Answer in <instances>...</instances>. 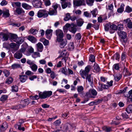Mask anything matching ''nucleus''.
<instances>
[{"instance_id": "obj_26", "label": "nucleus", "mask_w": 132, "mask_h": 132, "mask_svg": "<svg viewBox=\"0 0 132 132\" xmlns=\"http://www.w3.org/2000/svg\"><path fill=\"white\" fill-rule=\"evenodd\" d=\"M39 97L41 99H45L47 98L45 91L42 92H40L39 93Z\"/></svg>"}, {"instance_id": "obj_54", "label": "nucleus", "mask_w": 132, "mask_h": 132, "mask_svg": "<svg viewBox=\"0 0 132 132\" xmlns=\"http://www.w3.org/2000/svg\"><path fill=\"white\" fill-rule=\"evenodd\" d=\"M16 12L18 14H20L24 12V11L22 9L18 8L16 9Z\"/></svg>"}, {"instance_id": "obj_38", "label": "nucleus", "mask_w": 132, "mask_h": 132, "mask_svg": "<svg viewBox=\"0 0 132 132\" xmlns=\"http://www.w3.org/2000/svg\"><path fill=\"white\" fill-rule=\"evenodd\" d=\"M128 94L125 96L127 97L128 98L130 99V101H132V89L129 91Z\"/></svg>"}, {"instance_id": "obj_20", "label": "nucleus", "mask_w": 132, "mask_h": 132, "mask_svg": "<svg viewBox=\"0 0 132 132\" xmlns=\"http://www.w3.org/2000/svg\"><path fill=\"white\" fill-rule=\"evenodd\" d=\"M9 46L11 48L13 49L14 51H16L19 48V47L16 46V44L14 43H10L9 45Z\"/></svg>"}, {"instance_id": "obj_51", "label": "nucleus", "mask_w": 132, "mask_h": 132, "mask_svg": "<svg viewBox=\"0 0 132 132\" xmlns=\"http://www.w3.org/2000/svg\"><path fill=\"white\" fill-rule=\"evenodd\" d=\"M61 123V121L60 120H56L53 123V125L55 126H57L59 125Z\"/></svg>"}, {"instance_id": "obj_3", "label": "nucleus", "mask_w": 132, "mask_h": 132, "mask_svg": "<svg viewBox=\"0 0 132 132\" xmlns=\"http://www.w3.org/2000/svg\"><path fill=\"white\" fill-rule=\"evenodd\" d=\"M97 94V92L94 89H90L88 92L86 93L85 96L87 97L94 98Z\"/></svg>"}, {"instance_id": "obj_48", "label": "nucleus", "mask_w": 132, "mask_h": 132, "mask_svg": "<svg viewBox=\"0 0 132 132\" xmlns=\"http://www.w3.org/2000/svg\"><path fill=\"white\" fill-rule=\"evenodd\" d=\"M89 60L92 62L95 61V57L93 55H90L89 57Z\"/></svg>"}, {"instance_id": "obj_22", "label": "nucleus", "mask_w": 132, "mask_h": 132, "mask_svg": "<svg viewBox=\"0 0 132 132\" xmlns=\"http://www.w3.org/2000/svg\"><path fill=\"white\" fill-rule=\"evenodd\" d=\"M24 41V40L21 37H18L16 40H15V42H16V43L19 45L20 44H21L22 42Z\"/></svg>"}, {"instance_id": "obj_34", "label": "nucleus", "mask_w": 132, "mask_h": 132, "mask_svg": "<svg viewBox=\"0 0 132 132\" xmlns=\"http://www.w3.org/2000/svg\"><path fill=\"white\" fill-rule=\"evenodd\" d=\"M11 67L12 69H14L20 68L21 67V66L19 64L14 63L12 65Z\"/></svg>"}, {"instance_id": "obj_31", "label": "nucleus", "mask_w": 132, "mask_h": 132, "mask_svg": "<svg viewBox=\"0 0 132 132\" xmlns=\"http://www.w3.org/2000/svg\"><path fill=\"white\" fill-rule=\"evenodd\" d=\"M8 98V96L6 95H2L0 98V100L3 102L6 101Z\"/></svg>"}, {"instance_id": "obj_40", "label": "nucleus", "mask_w": 132, "mask_h": 132, "mask_svg": "<svg viewBox=\"0 0 132 132\" xmlns=\"http://www.w3.org/2000/svg\"><path fill=\"white\" fill-rule=\"evenodd\" d=\"M18 91V86L16 85H13L12 87V92H17Z\"/></svg>"}, {"instance_id": "obj_58", "label": "nucleus", "mask_w": 132, "mask_h": 132, "mask_svg": "<svg viewBox=\"0 0 132 132\" xmlns=\"http://www.w3.org/2000/svg\"><path fill=\"white\" fill-rule=\"evenodd\" d=\"M50 73V77L52 79H54L56 77V75L53 71H52Z\"/></svg>"}, {"instance_id": "obj_7", "label": "nucleus", "mask_w": 132, "mask_h": 132, "mask_svg": "<svg viewBox=\"0 0 132 132\" xmlns=\"http://www.w3.org/2000/svg\"><path fill=\"white\" fill-rule=\"evenodd\" d=\"M53 30L51 29H48L45 31V35L46 38L48 39H50L52 37Z\"/></svg>"}, {"instance_id": "obj_4", "label": "nucleus", "mask_w": 132, "mask_h": 132, "mask_svg": "<svg viewBox=\"0 0 132 132\" xmlns=\"http://www.w3.org/2000/svg\"><path fill=\"white\" fill-rule=\"evenodd\" d=\"M118 34L122 40L123 42L126 43L127 41L126 33L124 31H120L119 33L118 32Z\"/></svg>"}, {"instance_id": "obj_37", "label": "nucleus", "mask_w": 132, "mask_h": 132, "mask_svg": "<svg viewBox=\"0 0 132 132\" xmlns=\"http://www.w3.org/2000/svg\"><path fill=\"white\" fill-rule=\"evenodd\" d=\"M18 37L17 35L15 34H12L10 36L11 39L14 42H15V40Z\"/></svg>"}, {"instance_id": "obj_30", "label": "nucleus", "mask_w": 132, "mask_h": 132, "mask_svg": "<svg viewBox=\"0 0 132 132\" xmlns=\"http://www.w3.org/2000/svg\"><path fill=\"white\" fill-rule=\"evenodd\" d=\"M30 67L32 70L34 72H35L37 70L38 67L37 65L34 63L32 65L30 66Z\"/></svg>"}, {"instance_id": "obj_45", "label": "nucleus", "mask_w": 132, "mask_h": 132, "mask_svg": "<svg viewBox=\"0 0 132 132\" xmlns=\"http://www.w3.org/2000/svg\"><path fill=\"white\" fill-rule=\"evenodd\" d=\"M127 57L126 53L125 52H123L121 54V59L122 61L125 60Z\"/></svg>"}, {"instance_id": "obj_15", "label": "nucleus", "mask_w": 132, "mask_h": 132, "mask_svg": "<svg viewBox=\"0 0 132 132\" xmlns=\"http://www.w3.org/2000/svg\"><path fill=\"white\" fill-rule=\"evenodd\" d=\"M22 56V53L20 51H18L14 55V57L17 59H21Z\"/></svg>"}, {"instance_id": "obj_56", "label": "nucleus", "mask_w": 132, "mask_h": 132, "mask_svg": "<svg viewBox=\"0 0 132 132\" xmlns=\"http://www.w3.org/2000/svg\"><path fill=\"white\" fill-rule=\"evenodd\" d=\"M45 4L46 6L50 5L51 4V2L50 0H44Z\"/></svg>"}, {"instance_id": "obj_43", "label": "nucleus", "mask_w": 132, "mask_h": 132, "mask_svg": "<svg viewBox=\"0 0 132 132\" xmlns=\"http://www.w3.org/2000/svg\"><path fill=\"white\" fill-rule=\"evenodd\" d=\"M47 98L48 97L50 96H51L52 94V92L51 91H44Z\"/></svg>"}, {"instance_id": "obj_18", "label": "nucleus", "mask_w": 132, "mask_h": 132, "mask_svg": "<svg viewBox=\"0 0 132 132\" xmlns=\"http://www.w3.org/2000/svg\"><path fill=\"white\" fill-rule=\"evenodd\" d=\"M1 36H2L4 41H6L8 40L9 36L8 33H5L3 32H1L0 33V37Z\"/></svg>"}, {"instance_id": "obj_63", "label": "nucleus", "mask_w": 132, "mask_h": 132, "mask_svg": "<svg viewBox=\"0 0 132 132\" xmlns=\"http://www.w3.org/2000/svg\"><path fill=\"white\" fill-rule=\"evenodd\" d=\"M81 35L79 33L77 34L76 35V38L77 40H79L81 39Z\"/></svg>"}, {"instance_id": "obj_23", "label": "nucleus", "mask_w": 132, "mask_h": 132, "mask_svg": "<svg viewBox=\"0 0 132 132\" xmlns=\"http://www.w3.org/2000/svg\"><path fill=\"white\" fill-rule=\"evenodd\" d=\"M27 78L28 77L26 75H20V76L19 79L21 82H24L26 81Z\"/></svg>"}, {"instance_id": "obj_16", "label": "nucleus", "mask_w": 132, "mask_h": 132, "mask_svg": "<svg viewBox=\"0 0 132 132\" xmlns=\"http://www.w3.org/2000/svg\"><path fill=\"white\" fill-rule=\"evenodd\" d=\"M99 85L98 87V90L100 91H102L103 89H107L108 88V86L105 85H103L102 84L99 83Z\"/></svg>"}, {"instance_id": "obj_46", "label": "nucleus", "mask_w": 132, "mask_h": 132, "mask_svg": "<svg viewBox=\"0 0 132 132\" xmlns=\"http://www.w3.org/2000/svg\"><path fill=\"white\" fill-rule=\"evenodd\" d=\"M94 1V0H86L87 4L90 6L93 5Z\"/></svg>"}, {"instance_id": "obj_39", "label": "nucleus", "mask_w": 132, "mask_h": 132, "mask_svg": "<svg viewBox=\"0 0 132 132\" xmlns=\"http://www.w3.org/2000/svg\"><path fill=\"white\" fill-rule=\"evenodd\" d=\"M32 56L33 58H35L38 57H40V55L39 53L36 52H34L32 54Z\"/></svg>"}, {"instance_id": "obj_14", "label": "nucleus", "mask_w": 132, "mask_h": 132, "mask_svg": "<svg viewBox=\"0 0 132 132\" xmlns=\"http://www.w3.org/2000/svg\"><path fill=\"white\" fill-rule=\"evenodd\" d=\"M124 21L125 23H127V27L129 29L132 28V22L131 20L129 18L124 20Z\"/></svg>"}, {"instance_id": "obj_28", "label": "nucleus", "mask_w": 132, "mask_h": 132, "mask_svg": "<svg viewBox=\"0 0 132 132\" xmlns=\"http://www.w3.org/2000/svg\"><path fill=\"white\" fill-rule=\"evenodd\" d=\"M86 78L89 82H91L92 84L93 83V78L91 77V74L87 76Z\"/></svg>"}, {"instance_id": "obj_50", "label": "nucleus", "mask_w": 132, "mask_h": 132, "mask_svg": "<svg viewBox=\"0 0 132 132\" xmlns=\"http://www.w3.org/2000/svg\"><path fill=\"white\" fill-rule=\"evenodd\" d=\"M71 18L70 14L69 13H68L66 14V16L64 18V20L65 21H67L69 20Z\"/></svg>"}, {"instance_id": "obj_8", "label": "nucleus", "mask_w": 132, "mask_h": 132, "mask_svg": "<svg viewBox=\"0 0 132 132\" xmlns=\"http://www.w3.org/2000/svg\"><path fill=\"white\" fill-rule=\"evenodd\" d=\"M29 104V100L28 99H25L24 100H21L20 102V107L24 108L28 105Z\"/></svg>"}, {"instance_id": "obj_21", "label": "nucleus", "mask_w": 132, "mask_h": 132, "mask_svg": "<svg viewBox=\"0 0 132 132\" xmlns=\"http://www.w3.org/2000/svg\"><path fill=\"white\" fill-rule=\"evenodd\" d=\"M80 73L82 77L84 79L85 78V77H86L88 75V73L84 70H81L80 71Z\"/></svg>"}, {"instance_id": "obj_64", "label": "nucleus", "mask_w": 132, "mask_h": 132, "mask_svg": "<svg viewBox=\"0 0 132 132\" xmlns=\"http://www.w3.org/2000/svg\"><path fill=\"white\" fill-rule=\"evenodd\" d=\"M121 115L122 117L124 119H127L129 118V116L126 113H122Z\"/></svg>"}, {"instance_id": "obj_2", "label": "nucleus", "mask_w": 132, "mask_h": 132, "mask_svg": "<svg viewBox=\"0 0 132 132\" xmlns=\"http://www.w3.org/2000/svg\"><path fill=\"white\" fill-rule=\"evenodd\" d=\"M48 11L45 10H40L38 12L37 15L39 18H45L48 16Z\"/></svg>"}, {"instance_id": "obj_29", "label": "nucleus", "mask_w": 132, "mask_h": 132, "mask_svg": "<svg viewBox=\"0 0 132 132\" xmlns=\"http://www.w3.org/2000/svg\"><path fill=\"white\" fill-rule=\"evenodd\" d=\"M38 32V30L37 29H33L31 28L30 30V32L33 35H35Z\"/></svg>"}, {"instance_id": "obj_6", "label": "nucleus", "mask_w": 132, "mask_h": 132, "mask_svg": "<svg viewBox=\"0 0 132 132\" xmlns=\"http://www.w3.org/2000/svg\"><path fill=\"white\" fill-rule=\"evenodd\" d=\"M93 71L94 73H99L101 71V69L98 65L96 63H95L93 67Z\"/></svg>"}, {"instance_id": "obj_53", "label": "nucleus", "mask_w": 132, "mask_h": 132, "mask_svg": "<svg viewBox=\"0 0 132 132\" xmlns=\"http://www.w3.org/2000/svg\"><path fill=\"white\" fill-rule=\"evenodd\" d=\"M125 11L128 13H129L132 11V8L128 6L126 8Z\"/></svg>"}, {"instance_id": "obj_13", "label": "nucleus", "mask_w": 132, "mask_h": 132, "mask_svg": "<svg viewBox=\"0 0 132 132\" xmlns=\"http://www.w3.org/2000/svg\"><path fill=\"white\" fill-rule=\"evenodd\" d=\"M8 127V126L7 123L4 122L1 126H0V130L1 132H4Z\"/></svg>"}, {"instance_id": "obj_57", "label": "nucleus", "mask_w": 132, "mask_h": 132, "mask_svg": "<svg viewBox=\"0 0 132 132\" xmlns=\"http://www.w3.org/2000/svg\"><path fill=\"white\" fill-rule=\"evenodd\" d=\"M3 73L5 76L6 77H8L10 74V72L9 71L7 70H5L3 71Z\"/></svg>"}, {"instance_id": "obj_44", "label": "nucleus", "mask_w": 132, "mask_h": 132, "mask_svg": "<svg viewBox=\"0 0 132 132\" xmlns=\"http://www.w3.org/2000/svg\"><path fill=\"white\" fill-rule=\"evenodd\" d=\"M13 81V79L11 77H9L7 78L6 81V83L9 84H10Z\"/></svg>"}, {"instance_id": "obj_10", "label": "nucleus", "mask_w": 132, "mask_h": 132, "mask_svg": "<svg viewBox=\"0 0 132 132\" xmlns=\"http://www.w3.org/2000/svg\"><path fill=\"white\" fill-rule=\"evenodd\" d=\"M58 42H60V46L61 48H64L66 45L67 43V40L66 39H62L60 41H57Z\"/></svg>"}, {"instance_id": "obj_25", "label": "nucleus", "mask_w": 132, "mask_h": 132, "mask_svg": "<svg viewBox=\"0 0 132 132\" xmlns=\"http://www.w3.org/2000/svg\"><path fill=\"white\" fill-rule=\"evenodd\" d=\"M48 13V14L51 15H56L57 14V11L53 10L52 8H50Z\"/></svg>"}, {"instance_id": "obj_9", "label": "nucleus", "mask_w": 132, "mask_h": 132, "mask_svg": "<svg viewBox=\"0 0 132 132\" xmlns=\"http://www.w3.org/2000/svg\"><path fill=\"white\" fill-rule=\"evenodd\" d=\"M84 89V88L82 86H78L77 87V91L81 97L85 95V93L83 91Z\"/></svg>"}, {"instance_id": "obj_49", "label": "nucleus", "mask_w": 132, "mask_h": 132, "mask_svg": "<svg viewBox=\"0 0 132 132\" xmlns=\"http://www.w3.org/2000/svg\"><path fill=\"white\" fill-rule=\"evenodd\" d=\"M117 29L121 31L122 30L123 28V23L120 24L118 25L117 26Z\"/></svg>"}, {"instance_id": "obj_33", "label": "nucleus", "mask_w": 132, "mask_h": 132, "mask_svg": "<svg viewBox=\"0 0 132 132\" xmlns=\"http://www.w3.org/2000/svg\"><path fill=\"white\" fill-rule=\"evenodd\" d=\"M125 6L124 4H121L120 6V7L117 10V12L120 13H121L124 10V7Z\"/></svg>"}, {"instance_id": "obj_35", "label": "nucleus", "mask_w": 132, "mask_h": 132, "mask_svg": "<svg viewBox=\"0 0 132 132\" xmlns=\"http://www.w3.org/2000/svg\"><path fill=\"white\" fill-rule=\"evenodd\" d=\"M103 129L106 132H110L111 130V128L109 127L104 126L103 127Z\"/></svg>"}, {"instance_id": "obj_62", "label": "nucleus", "mask_w": 132, "mask_h": 132, "mask_svg": "<svg viewBox=\"0 0 132 132\" xmlns=\"http://www.w3.org/2000/svg\"><path fill=\"white\" fill-rule=\"evenodd\" d=\"M91 68V67L90 65H87L85 67V70H84L88 73L90 71V69Z\"/></svg>"}, {"instance_id": "obj_24", "label": "nucleus", "mask_w": 132, "mask_h": 132, "mask_svg": "<svg viewBox=\"0 0 132 132\" xmlns=\"http://www.w3.org/2000/svg\"><path fill=\"white\" fill-rule=\"evenodd\" d=\"M28 39L33 43H35L36 42V38L31 36H29L28 37Z\"/></svg>"}, {"instance_id": "obj_59", "label": "nucleus", "mask_w": 132, "mask_h": 132, "mask_svg": "<svg viewBox=\"0 0 132 132\" xmlns=\"http://www.w3.org/2000/svg\"><path fill=\"white\" fill-rule=\"evenodd\" d=\"M120 57V56L119 54L117 53H116L114 56V58L116 60H118Z\"/></svg>"}, {"instance_id": "obj_12", "label": "nucleus", "mask_w": 132, "mask_h": 132, "mask_svg": "<svg viewBox=\"0 0 132 132\" xmlns=\"http://www.w3.org/2000/svg\"><path fill=\"white\" fill-rule=\"evenodd\" d=\"M36 47L38 52H41L43 51V47L41 43L39 42L38 43L36 44Z\"/></svg>"}, {"instance_id": "obj_47", "label": "nucleus", "mask_w": 132, "mask_h": 132, "mask_svg": "<svg viewBox=\"0 0 132 132\" xmlns=\"http://www.w3.org/2000/svg\"><path fill=\"white\" fill-rule=\"evenodd\" d=\"M91 13L93 15L94 17H96L97 14V10L96 9H95L91 12Z\"/></svg>"}, {"instance_id": "obj_60", "label": "nucleus", "mask_w": 132, "mask_h": 132, "mask_svg": "<svg viewBox=\"0 0 132 132\" xmlns=\"http://www.w3.org/2000/svg\"><path fill=\"white\" fill-rule=\"evenodd\" d=\"M119 67L118 64L117 63L114 64L113 67V69H114L116 70H118L119 69Z\"/></svg>"}, {"instance_id": "obj_32", "label": "nucleus", "mask_w": 132, "mask_h": 132, "mask_svg": "<svg viewBox=\"0 0 132 132\" xmlns=\"http://www.w3.org/2000/svg\"><path fill=\"white\" fill-rule=\"evenodd\" d=\"M126 111L128 113L132 112V105H130L126 109Z\"/></svg>"}, {"instance_id": "obj_52", "label": "nucleus", "mask_w": 132, "mask_h": 132, "mask_svg": "<svg viewBox=\"0 0 132 132\" xmlns=\"http://www.w3.org/2000/svg\"><path fill=\"white\" fill-rule=\"evenodd\" d=\"M59 6H60V5L59 4H53L52 6V7L53 8L52 9H53V10H57V9Z\"/></svg>"}, {"instance_id": "obj_42", "label": "nucleus", "mask_w": 132, "mask_h": 132, "mask_svg": "<svg viewBox=\"0 0 132 132\" xmlns=\"http://www.w3.org/2000/svg\"><path fill=\"white\" fill-rule=\"evenodd\" d=\"M69 31L72 33L75 34L77 31V30L76 28L74 27L70 28Z\"/></svg>"}, {"instance_id": "obj_5", "label": "nucleus", "mask_w": 132, "mask_h": 132, "mask_svg": "<svg viewBox=\"0 0 132 132\" xmlns=\"http://www.w3.org/2000/svg\"><path fill=\"white\" fill-rule=\"evenodd\" d=\"M73 3L74 5L77 6L85 5V4L84 0H74Z\"/></svg>"}, {"instance_id": "obj_1", "label": "nucleus", "mask_w": 132, "mask_h": 132, "mask_svg": "<svg viewBox=\"0 0 132 132\" xmlns=\"http://www.w3.org/2000/svg\"><path fill=\"white\" fill-rule=\"evenodd\" d=\"M55 33L56 36L57 41H60L62 40V39L63 38L64 35L62 30L59 29L56 30Z\"/></svg>"}, {"instance_id": "obj_41", "label": "nucleus", "mask_w": 132, "mask_h": 132, "mask_svg": "<svg viewBox=\"0 0 132 132\" xmlns=\"http://www.w3.org/2000/svg\"><path fill=\"white\" fill-rule=\"evenodd\" d=\"M22 6L24 8L27 10L30 9L31 6L25 3H23L22 4Z\"/></svg>"}, {"instance_id": "obj_19", "label": "nucleus", "mask_w": 132, "mask_h": 132, "mask_svg": "<svg viewBox=\"0 0 132 132\" xmlns=\"http://www.w3.org/2000/svg\"><path fill=\"white\" fill-rule=\"evenodd\" d=\"M34 6L36 8H40L41 7L42 3L40 1L38 0H36L34 2Z\"/></svg>"}, {"instance_id": "obj_11", "label": "nucleus", "mask_w": 132, "mask_h": 132, "mask_svg": "<svg viewBox=\"0 0 132 132\" xmlns=\"http://www.w3.org/2000/svg\"><path fill=\"white\" fill-rule=\"evenodd\" d=\"M117 29V26L116 25L114 24L111 25L110 26V33L111 34L114 33Z\"/></svg>"}, {"instance_id": "obj_36", "label": "nucleus", "mask_w": 132, "mask_h": 132, "mask_svg": "<svg viewBox=\"0 0 132 132\" xmlns=\"http://www.w3.org/2000/svg\"><path fill=\"white\" fill-rule=\"evenodd\" d=\"M3 16L5 18L8 17L10 15L9 10H7L4 11L3 12Z\"/></svg>"}, {"instance_id": "obj_27", "label": "nucleus", "mask_w": 132, "mask_h": 132, "mask_svg": "<svg viewBox=\"0 0 132 132\" xmlns=\"http://www.w3.org/2000/svg\"><path fill=\"white\" fill-rule=\"evenodd\" d=\"M114 80L117 81H118L122 77L121 75L119 73L114 75Z\"/></svg>"}, {"instance_id": "obj_55", "label": "nucleus", "mask_w": 132, "mask_h": 132, "mask_svg": "<svg viewBox=\"0 0 132 132\" xmlns=\"http://www.w3.org/2000/svg\"><path fill=\"white\" fill-rule=\"evenodd\" d=\"M69 48L71 50H73L74 48V46L73 42H71L69 45Z\"/></svg>"}, {"instance_id": "obj_61", "label": "nucleus", "mask_w": 132, "mask_h": 132, "mask_svg": "<svg viewBox=\"0 0 132 132\" xmlns=\"http://www.w3.org/2000/svg\"><path fill=\"white\" fill-rule=\"evenodd\" d=\"M61 72L63 73L65 75H67V70L66 68H63L61 69Z\"/></svg>"}, {"instance_id": "obj_17", "label": "nucleus", "mask_w": 132, "mask_h": 132, "mask_svg": "<svg viewBox=\"0 0 132 132\" xmlns=\"http://www.w3.org/2000/svg\"><path fill=\"white\" fill-rule=\"evenodd\" d=\"M61 5L62 8L64 9L67 7L68 6V7H70L71 5V3L70 2H62L61 3Z\"/></svg>"}]
</instances>
